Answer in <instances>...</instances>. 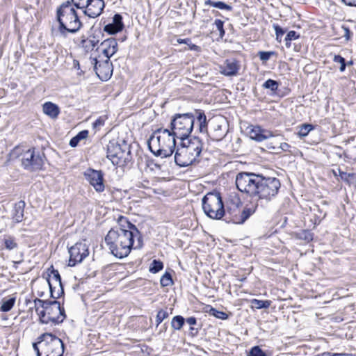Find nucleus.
<instances>
[{
    "label": "nucleus",
    "mask_w": 356,
    "mask_h": 356,
    "mask_svg": "<svg viewBox=\"0 0 356 356\" xmlns=\"http://www.w3.org/2000/svg\"><path fill=\"white\" fill-rule=\"evenodd\" d=\"M47 276L46 278H49V280L51 279V277H52L56 281L58 282H60V280H62L59 271L54 268L53 265L47 268Z\"/></svg>",
    "instance_id": "nucleus-39"
},
{
    "label": "nucleus",
    "mask_w": 356,
    "mask_h": 356,
    "mask_svg": "<svg viewBox=\"0 0 356 356\" xmlns=\"http://www.w3.org/2000/svg\"><path fill=\"white\" fill-rule=\"evenodd\" d=\"M177 149L176 151L175 150V156H174V160L175 163L177 165H178L180 168H185L188 167L196 163H198L200 162L199 159H197L196 158L193 159H185V157L182 155L184 153V151H180V146L179 144L177 145Z\"/></svg>",
    "instance_id": "nucleus-20"
},
{
    "label": "nucleus",
    "mask_w": 356,
    "mask_h": 356,
    "mask_svg": "<svg viewBox=\"0 0 356 356\" xmlns=\"http://www.w3.org/2000/svg\"><path fill=\"white\" fill-rule=\"evenodd\" d=\"M46 280H47V282L48 284L49 289L50 298H52L53 300H57L56 288L54 286H53V285L51 282V280H49V278H46Z\"/></svg>",
    "instance_id": "nucleus-51"
},
{
    "label": "nucleus",
    "mask_w": 356,
    "mask_h": 356,
    "mask_svg": "<svg viewBox=\"0 0 356 356\" xmlns=\"http://www.w3.org/2000/svg\"><path fill=\"white\" fill-rule=\"evenodd\" d=\"M104 124H105L104 118L102 116H100L92 122V126L94 129H96L101 126H104Z\"/></svg>",
    "instance_id": "nucleus-55"
},
{
    "label": "nucleus",
    "mask_w": 356,
    "mask_h": 356,
    "mask_svg": "<svg viewBox=\"0 0 356 356\" xmlns=\"http://www.w3.org/2000/svg\"><path fill=\"white\" fill-rule=\"evenodd\" d=\"M170 313L166 309H161L156 316V327H157L165 319L168 318Z\"/></svg>",
    "instance_id": "nucleus-41"
},
{
    "label": "nucleus",
    "mask_w": 356,
    "mask_h": 356,
    "mask_svg": "<svg viewBox=\"0 0 356 356\" xmlns=\"http://www.w3.org/2000/svg\"><path fill=\"white\" fill-rule=\"evenodd\" d=\"M97 51L100 52L104 59L110 60V58L118 51V42L114 38H108L103 42L97 47Z\"/></svg>",
    "instance_id": "nucleus-17"
},
{
    "label": "nucleus",
    "mask_w": 356,
    "mask_h": 356,
    "mask_svg": "<svg viewBox=\"0 0 356 356\" xmlns=\"http://www.w3.org/2000/svg\"><path fill=\"white\" fill-rule=\"evenodd\" d=\"M131 148L125 139H112L106 146V158L114 166L125 168L132 162Z\"/></svg>",
    "instance_id": "nucleus-5"
},
{
    "label": "nucleus",
    "mask_w": 356,
    "mask_h": 356,
    "mask_svg": "<svg viewBox=\"0 0 356 356\" xmlns=\"http://www.w3.org/2000/svg\"><path fill=\"white\" fill-rule=\"evenodd\" d=\"M300 35L297 34V33L295 31H291L286 34L285 37V40L291 41L298 39Z\"/></svg>",
    "instance_id": "nucleus-58"
},
{
    "label": "nucleus",
    "mask_w": 356,
    "mask_h": 356,
    "mask_svg": "<svg viewBox=\"0 0 356 356\" xmlns=\"http://www.w3.org/2000/svg\"><path fill=\"white\" fill-rule=\"evenodd\" d=\"M282 136L277 135L275 136L273 134V136L270 137L271 140H268L266 142V146L268 149H272L275 151V153L278 154V149H277V147H279V143L280 142V139L282 138Z\"/></svg>",
    "instance_id": "nucleus-35"
},
{
    "label": "nucleus",
    "mask_w": 356,
    "mask_h": 356,
    "mask_svg": "<svg viewBox=\"0 0 356 356\" xmlns=\"http://www.w3.org/2000/svg\"><path fill=\"white\" fill-rule=\"evenodd\" d=\"M74 7L71 1H66L57 8L58 30L63 36H66V33H76L82 25Z\"/></svg>",
    "instance_id": "nucleus-4"
},
{
    "label": "nucleus",
    "mask_w": 356,
    "mask_h": 356,
    "mask_svg": "<svg viewBox=\"0 0 356 356\" xmlns=\"http://www.w3.org/2000/svg\"><path fill=\"white\" fill-rule=\"evenodd\" d=\"M320 356H343L341 353H331V352H324L321 354Z\"/></svg>",
    "instance_id": "nucleus-63"
},
{
    "label": "nucleus",
    "mask_w": 356,
    "mask_h": 356,
    "mask_svg": "<svg viewBox=\"0 0 356 356\" xmlns=\"http://www.w3.org/2000/svg\"><path fill=\"white\" fill-rule=\"evenodd\" d=\"M339 172V176L341 179L346 183L348 185L350 186L353 184L355 179H356V174L353 172H346L341 170L340 168L337 169Z\"/></svg>",
    "instance_id": "nucleus-33"
},
{
    "label": "nucleus",
    "mask_w": 356,
    "mask_h": 356,
    "mask_svg": "<svg viewBox=\"0 0 356 356\" xmlns=\"http://www.w3.org/2000/svg\"><path fill=\"white\" fill-rule=\"evenodd\" d=\"M341 29L343 31V37L345 38L346 41L350 40L353 33L350 31L348 27L345 25L341 26Z\"/></svg>",
    "instance_id": "nucleus-52"
},
{
    "label": "nucleus",
    "mask_w": 356,
    "mask_h": 356,
    "mask_svg": "<svg viewBox=\"0 0 356 356\" xmlns=\"http://www.w3.org/2000/svg\"><path fill=\"white\" fill-rule=\"evenodd\" d=\"M124 24L122 17L120 14H115L113 17V22L104 26V31L110 34H115L122 30Z\"/></svg>",
    "instance_id": "nucleus-24"
},
{
    "label": "nucleus",
    "mask_w": 356,
    "mask_h": 356,
    "mask_svg": "<svg viewBox=\"0 0 356 356\" xmlns=\"http://www.w3.org/2000/svg\"><path fill=\"white\" fill-rule=\"evenodd\" d=\"M187 45L189 47V49L191 50H193V51H200L201 48L200 47L196 45V44H192L191 42V41L189 42H188Z\"/></svg>",
    "instance_id": "nucleus-62"
},
{
    "label": "nucleus",
    "mask_w": 356,
    "mask_h": 356,
    "mask_svg": "<svg viewBox=\"0 0 356 356\" xmlns=\"http://www.w3.org/2000/svg\"><path fill=\"white\" fill-rule=\"evenodd\" d=\"M3 244L7 250H12L17 247V243L12 236L3 239Z\"/></svg>",
    "instance_id": "nucleus-44"
},
{
    "label": "nucleus",
    "mask_w": 356,
    "mask_h": 356,
    "mask_svg": "<svg viewBox=\"0 0 356 356\" xmlns=\"http://www.w3.org/2000/svg\"><path fill=\"white\" fill-rule=\"evenodd\" d=\"M259 101L266 102H277L282 97L287 95L290 90H266V95H264V90H250Z\"/></svg>",
    "instance_id": "nucleus-16"
},
{
    "label": "nucleus",
    "mask_w": 356,
    "mask_h": 356,
    "mask_svg": "<svg viewBox=\"0 0 356 356\" xmlns=\"http://www.w3.org/2000/svg\"><path fill=\"white\" fill-rule=\"evenodd\" d=\"M164 267L163 263L160 259H153L149 265V271L151 273L156 274L162 270Z\"/></svg>",
    "instance_id": "nucleus-38"
},
{
    "label": "nucleus",
    "mask_w": 356,
    "mask_h": 356,
    "mask_svg": "<svg viewBox=\"0 0 356 356\" xmlns=\"http://www.w3.org/2000/svg\"><path fill=\"white\" fill-rule=\"evenodd\" d=\"M163 133L168 134L169 137H172V145H173L174 143L177 144V133L176 132L175 129L170 127V129H163Z\"/></svg>",
    "instance_id": "nucleus-46"
},
{
    "label": "nucleus",
    "mask_w": 356,
    "mask_h": 356,
    "mask_svg": "<svg viewBox=\"0 0 356 356\" xmlns=\"http://www.w3.org/2000/svg\"><path fill=\"white\" fill-rule=\"evenodd\" d=\"M240 65L237 60L234 58L227 59L220 66V72L227 76H233L237 74Z\"/></svg>",
    "instance_id": "nucleus-22"
},
{
    "label": "nucleus",
    "mask_w": 356,
    "mask_h": 356,
    "mask_svg": "<svg viewBox=\"0 0 356 356\" xmlns=\"http://www.w3.org/2000/svg\"><path fill=\"white\" fill-rule=\"evenodd\" d=\"M298 135L300 138H303L308 136L309 132L315 129L314 125L310 123H303L300 127Z\"/></svg>",
    "instance_id": "nucleus-36"
},
{
    "label": "nucleus",
    "mask_w": 356,
    "mask_h": 356,
    "mask_svg": "<svg viewBox=\"0 0 356 356\" xmlns=\"http://www.w3.org/2000/svg\"><path fill=\"white\" fill-rule=\"evenodd\" d=\"M208 307L209 309L206 311V312L211 316L223 321L227 320L229 317V314L223 311H220L211 305H209ZM230 315H232L231 313Z\"/></svg>",
    "instance_id": "nucleus-30"
},
{
    "label": "nucleus",
    "mask_w": 356,
    "mask_h": 356,
    "mask_svg": "<svg viewBox=\"0 0 356 356\" xmlns=\"http://www.w3.org/2000/svg\"><path fill=\"white\" fill-rule=\"evenodd\" d=\"M273 28L275 31L276 40L279 42H281V38L285 33V31L277 24H273Z\"/></svg>",
    "instance_id": "nucleus-49"
},
{
    "label": "nucleus",
    "mask_w": 356,
    "mask_h": 356,
    "mask_svg": "<svg viewBox=\"0 0 356 356\" xmlns=\"http://www.w3.org/2000/svg\"><path fill=\"white\" fill-rule=\"evenodd\" d=\"M72 5L74 6L76 8L83 9L84 6H87V3L89 2V0H72Z\"/></svg>",
    "instance_id": "nucleus-56"
},
{
    "label": "nucleus",
    "mask_w": 356,
    "mask_h": 356,
    "mask_svg": "<svg viewBox=\"0 0 356 356\" xmlns=\"http://www.w3.org/2000/svg\"><path fill=\"white\" fill-rule=\"evenodd\" d=\"M247 356H273V352L269 350H263L259 346L251 347L246 353Z\"/></svg>",
    "instance_id": "nucleus-28"
},
{
    "label": "nucleus",
    "mask_w": 356,
    "mask_h": 356,
    "mask_svg": "<svg viewBox=\"0 0 356 356\" xmlns=\"http://www.w3.org/2000/svg\"><path fill=\"white\" fill-rule=\"evenodd\" d=\"M333 61L335 63L340 64L339 71L341 72H343L345 71L346 67V63L344 58H343L342 56H341L339 55H334V58H333Z\"/></svg>",
    "instance_id": "nucleus-45"
},
{
    "label": "nucleus",
    "mask_w": 356,
    "mask_h": 356,
    "mask_svg": "<svg viewBox=\"0 0 356 356\" xmlns=\"http://www.w3.org/2000/svg\"><path fill=\"white\" fill-rule=\"evenodd\" d=\"M134 234V238H136L137 240V245L134 248V249H141L143 246V236L141 232L138 230L137 234Z\"/></svg>",
    "instance_id": "nucleus-50"
},
{
    "label": "nucleus",
    "mask_w": 356,
    "mask_h": 356,
    "mask_svg": "<svg viewBox=\"0 0 356 356\" xmlns=\"http://www.w3.org/2000/svg\"><path fill=\"white\" fill-rule=\"evenodd\" d=\"M195 115L192 112L175 113L171 117L170 126L175 129L179 146H185L184 140L192 135L194 129Z\"/></svg>",
    "instance_id": "nucleus-7"
},
{
    "label": "nucleus",
    "mask_w": 356,
    "mask_h": 356,
    "mask_svg": "<svg viewBox=\"0 0 356 356\" xmlns=\"http://www.w3.org/2000/svg\"><path fill=\"white\" fill-rule=\"evenodd\" d=\"M248 136L252 140L257 142H261L263 140L270 139V137L273 136V134L271 131L265 129L261 126L251 125L250 129L248 132Z\"/></svg>",
    "instance_id": "nucleus-19"
},
{
    "label": "nucleus",
    "mask_w": 356,
    "mask_h": 356,
    "mask_svg": "<svg viewBox=\"0 0 356 356\" xmlns=\"http://www.w3.org/2000/svg\"><path fill=\"white\" fill-rule=\"evenodd\" d=\"M223 24V22L220 19H216L214 22V25L216 26L217 30L220 32V35L221 37H222L225 34Z\"/></svg>",
    "instance_id": "nucleus-53"
},
{
    "label": "nucleus",
    "mask_w": 356,
    "mask_h": 356,
    "mask_svg": "<svg viewBox=\"0 0 356 356\" xmlns=\"http://www.w3.org/2000/svg\"><path fill=\"white\" fill-rule=\"evenodd\" d=\"M96 74L102 81H107L113 74V65L110 60L104 59L102 56H98L93 58Z\"/></svg>",
    "instance_id": "nucleus-14"
},
{
    "label": "nucleus",
    "mask_w": 356,
    "mask_h": 356,
    "mask_svg": "<svg viewBox=\"0 0 356 356\" xmlns=\"http://www.w3.org/2000/svg\"><path fill=\"white\" fill-rule=\"evenodd\" d=\"M272 301L270 300H259L256 298L250 300L251 307L255 309H268Z\"/></svg>",
    "instance_id": "nucleus-32"
},
{
    "label": "nucleus",
    "mask_w": 356,
    "mask_h": 356,
    "mask_svg": "<svg viewBox=\"0 0 356 356\" xmlns=\"http://www.w3.org/2000/svg\"><path fill=\"white\" fill-rule=\"evenodd\" d=\"M45 154L36 151L35 147L29 148L22 155V166L29 172L44 170Z\"/></svg>",
    "instance_id": "nucleus-9"
},
{
    "label": "nucleus",
    "mask_w": 356,
    "mask_h": 356,
    "mask_svg": "<svg viewBox=\"0 0 356 356\" xmlns=\"http://www.w3.org/2000/svg\"><path fill=\"white\" fill-rule=\"evenodd\" d=\"M275 55V51H259L258 56L261 60L266 62L270 59L272 56Z\"/></svg>",
    "instance_id": "nucleus-48"
},
{
    "label": "nucleus",
    "mask_w": 356,
    "mask_h": 356,
    "mask_svg": "<svg viewBox=\"0 0 356 356\" xmlns=\"http://www.w3.org/2000/svg\"><path fill=\"white\" fill-rule=\"evenodd\" d=\"M134 233L125 229H111L104 238L111 253L118 259L127 257L134 249Z\"/></svg>",
    "instance_id": "nucleus-2"
},
{
    "label": "nucleus",
    "mask_w": 356,
    "mask_h": 356,
    "mask_svg": "<svg viewBox=\"0 0 356 356\" xmlns=\"http://www.w3.org/2000/svg\"><path fill=\"white\" fill-rule=\"evenodd\" d=\"M297 237L300 240L305 241L306 242H310L314 238V233H312L311 230L303 229L297 234Z\"/></svg>",
    "instance_id": "nucleus-40"
},
{
    "label": "nucleus",
    "mask_w": 356,
    "mask_h": 356,
    "mask_svg": "<svg viewBox=\"0 0 356 356\" xmlns=\"http://www.w3.org/2000/svg\"><path fill=\"white\" fill-rule=\"evenodd\" d=\"M42 111L51 119H56L60 113L59 106L51 102H46L42 104Z\"/></svg>",
    "instance_id": "nucleus-26"
},
{
    "label": "nucleus",
    "mask_w": 356,
    "mask_h": 356,
    "mask_svg": "<svg viewBox=\"0 0 356 356\" xmlns=\"http://www.w3.org/2000/svg\"><path fill=\"white\" fill-rule=\"evenodd\" d=\"M236 186L250 197L257 198V204L270 202L278 194L281 182L277 177L264 176L261 173L240 172L236 176Z\"/></svg>",
    "instance_id": "nucleus-1"
},
{
    "label": "nucleus",
    "mask_w": 356,
    "mask_h": 356,
    "mask_svg": "<svg viewBox=\"0 0 356 356\" xmlns=\"http://www.w3.org/2000/svg\"><path fill=\"white\" fill-rule=\"evenodd\" d=\"M16 301V296H12L8 298H3L1 300V305L0 311L2 312H10L15 305Z\"/></svg>",
    "instance_id": "nucleus-29"
},
{
    "label": "nucleus",
    "mask_w": 356,
    "mask_h": 356,
    "mask_svg": "<svg viewBox=\"0 0 356 356\" xmlns=\"http://www.w3.org/2000/svg\"><path fill=\"white\" fill-rule=\"evenodd\" d=\"M214 7L218 8L220 10H227L229 11H231L232 10V7L231 6L226 4L222 1H216Z\"/></svg>",
    "instance_id": "nucleus-54"
},
{
    "label": "nucleus",
    "mask_w": 356,
    "mask_h": 356,
    "mask_svg": "<svg viewBox=\"0 0 356 356\" xmlns=\"http://www.w3.org/2000/svg\"><path fill=\"white\" fill-rule=\"evenodd\" d=\"M225 202L221 193L217 190L208 192L202 198V207L209 218L220 220L223 218Z\"/></svg>",
    "instance_id": "nucleus-6"
},
{
    "label": "nucleus",
    "mask_w": 356,
    "mask_h": 356,
    "mask_svg": "<svg viewBox=\"0 0 356 356\" xmlns=\"http://www.w3.org/2000/svg\"><path fill=\"white\" fill-rule=\"evenodd\" d=\"M112 229H118V230L125 229L127 232H134L137 234L138 229L129 220L123 216H120L118 218V225L115 226Z\"/></svg>",
    "instance_id": "nucleus-23"
},
{
    "label": "nucleus",
    "mask_w": 356,
    "mask_h": 356,
    "mask_svg": "<svg viewBox=\"0 0 356 356\" xmlns=\"http://www.w3.org/2000/svg\"><path fill=\"white\" fill-rule=\"evenodd\" d=\"M79 142L80 140L75 136L70 139L69 145L72 147H75L78 145Z\"/></svg>",
    "instance_id": "nucleus-61"
},
{
    "label": "nucleus",
    "mask_w": 356,
    "mask_h": 356,
    "mask_svg": "<svg viewBox=\"0 0 356 356\" xmlns=\"http://www.w3.org/2000/svg\"><path fill=\"white\" fill-rule=\"evenodd\" d=\"M258 204L252 207H245L241 210V207L225 206L221 220L227 224L243 225L255 213Z\"/></svg>",
    "instance_id": "nucleus-8"
},
{
    "label": "nucleus",
    "mask_w": 356,
    "mask_h": 356,
    "mask_svg": "<svg viewBox=\"0 0 356 356\" xmlns=\"http://www.w3.org/2000/svg\"><path fill=\"white\" fill-rule=\"evenodd\" d=\"M189 331L192 337H195L197 334L199 332V328H196L193 326H191L189 327Z\"/></svg>",
    "instance_id": "nucleus-64"
},
{
    "label": "nucleus",
    "mask_w": 356,
    "mask_h": 356,
    "mask_svg": "<svg viewBox=\"0 0 356 356\" xmlns=\"http://www.w3.org/2000/svg\"><path fill=\"white\" fill-rule=\"evenodd\" d=\"M47 307L42 308V310L36 312L38 315V322L40 324H48L49 323V320L47 319V312L46 311Z\"/></svg>",
    "instance_id": "nucleus-42"
},
{
    "label": "nucleus",
    "mask_w": 356,
    "mask_h": 356,
    "mask_svg": "<svg viewBox=\"0 0 356 356\" xmlns=\"http://www.w3.org/2000/svg\"><path fill=\"white\" fill-rule=\"evenodd\" d=\"M163 128H158L156 129L147 140V145L148 149L155 156L168 158L174 153L175 149H176V143H174L173 145H169L168 149L165 148L163 145H161L160 143L161 136H156V135L163 133Z\"/></svg>",
    "instance_id": "nucleus-10"
},
{
    "label": "nucleus",
    "mask_w": 356,
    "mask_h": 356,
    "mask_svg": "<svg viewBox=\"0 0 356 356\" xmlns=\"http://www.w3.org/2000/svg\"><path fill=\"white\" fill-rule=\"evenodd\" d=\"M185 146H180L182 149H187L191 151L189 152V154L193 155L195 154V157L197 159L200 156L203 147L204 143L202 140L197 136L191 135L188 139L184 140Z\"/></svg>",
    "instance_id": "nucleus-15"
},
{
    "label": "nucleus",
    "mask_w": 356,
    "mask_h": 356,
    "mask_svg": "<svg viewBox=\"0 0 356 356\" xmlns=\"http://www.w3.org/2000/svg\"><path fill=\"white\" fill-rule=\"evenodd\" d=\"M160 284L162 287H166L174 284V281L170 271L166 270L160 279Z\"/></svg>",
    "instance_id": "nucleus-37"
},
{
    "label": "nucleus",
    "mask_w": 356,
    "mask_h": 356,
    "mask_svg": "<svg viewBox=\"0 0 356 356\" xmlns=\"http://www.w3.org/2000/svg\"><path fill=\"white\" fill-rule=\"evenodd\" d=\"M186 323H188L191 326H193L197 324V320L195 316H190L185 318Z\"/></svg>",
    "instance_id": "nucleus-60"
},
{
    "label": "nucleus",
    "mask_w": 356,
    "mask_h": 356,
    "mask_svg": "<svg viewBox=\"0 0 356 356\" xmlns=\"http://www.w3.org/2000/svg\"><path fill=\"white\" fill-rule=\"evenodd\" d=\"M186 323L185 318L181 315H176L171 320V327L174 330H181Z\"/></svg>",
    "instance_id": "nucleus-34"
},
{
    "label": "nucleus",
    "mask_w": 356,
    "mask_h": 356,
    "mask_svg": "<svg viewBox=\"0 0 356 356\" xmlns=\"http://www.w3.org/2000/svg\"><path fill=\"white\" fill-rule=\"evenodd\" d=\"M279 83L277 81L272 79H268L263 83L262 87L266 89H277Z\"/></svg>",
    "instance_id": "nucleus-47"
},
{
    "label": "nucleus",
    "mask_w": 356,
    "mask_h": 356,
    "mask_svg": "<svg viewBox=\"0 0 356 356\" xmlns=\"http://www.w3.org/2000/svg\"><path fill=\"white\" fill-rule=\"evenodd\" d=\"M68 252L70 254L68 266L74 267L81 263L88 256V246L85 243L77 242L74 245L68 248Z\"/></svg>",
    "instance_id": "nucleus-12"
},
{
    "label": "nucleus",
    "mask_w": 356,
    "mask_h": 356,
    "mask_svg": "<svg viewBox=\"0 0 356 356\" xmlns=\"http://www.w3.org/2000/svg\"><path fill=\"white\" fill-rule=\"evenodd\" d=\"M25 206L26 203L24 200H19L14 204L12 219L15 222L19 223L23 220Z\"/></svg>",
    "instance_id": "nucleus-25"
},
{
    "label": "nucleus",
    "mask_w": 356,
    "mask_h": 356,
    "mask_svg": "<svg viewBox=\"0 0 356 356\" xmlns=\"http://www.w3.org/2000/svg\"><path fill=\"white\" fill-rule=\"evenodd\" d=\"M46 311L48 316L47 319L54 325L61 324L67 318L63 304L61 305L58 300H52L47 306Z\"/></svg>",
    "instance_id": "nucleus-11"
},
{
    "label": "nucleus",
    "mask_w": 356,
    "mask_h": 356,
    "mask_svg": "<svg viewBox=\"0 0 356 356\" xmlns=\"http://www.w3.org/2000/svg\"><path fill=\"white\" fill-rule=\"evenodd\" d=\"M98 43L99 39L95 35H90L88 38L81 40V46L87 52L92 51L95 48L97 49L99 46Z\"/></svg>",
    "instance_id": "nucleus-27"
},
{
    "label": "nucleus",
    "mask_w": 356,
    "mask_h": 356,
    "mask_svg": "<svg viewBox=\"0 0 356 356\" xmlns=\"http://www.w3.org/2000/svg\"><path fill=\"white\" fill-rule=\"evenodd\" d=\"M52 300H42L38 298H36L33 300L34 307L35 312H38L39 309V307L42 308H44L47 305H49Z\"/></svg>",
    "instance_id": "nucleus-43"
},
{
    "label": "nucleus",
    "mask_w": 356,
    "mask_h": 356,
    "mask_svg": "<svg viewBox=\"0 0 356 356\" xmlns=\"http://www.w3.org/2000/svg\"><path fill=\"white\" fill-rule=\"evenodd\" d=\"M32 346L36 356H63L65 351L63 341L52 332L41 334Z\"/></svg>",
    "instance_id": "nucleus-3"
},
{
    "label": "nucleus",
    "mask_w": 356,
    "mask_h": 356,
    "mask_svg": "<svg viewBox=\"0 0 356 356\" xmlns=\"http://www.w3.org/2000/svg\"><path fill=\"white\" fill-rule=\"evenodd\" d=\"M83 8V13L90 18L99 16L105 7L104 0H89Z\"/></svg>",
    "instance_id": "nucleus-18"
},
{
    "label": "nucleus",
    "mask_w": 356,
    "mask_h": 356,
    "mask_svg": "<svg viewBox=\"0 0 356 356\" xmlns=\"http://www.w3.org/2000/svg\"><path fill=\"white\" fill-rule=\"evenodd\" d=\"M89 131L88 130L84 129L80 131L76 135V137L81 141L83 139H86L88 136Z\"/></svg>",
    "instance_id": "nucleus-59"
},
{
    "label": "nucleus",
    "mask_w": 356,
    "mask_h": 356,
    "mask_svg": "<svg viewBox=\"0 0 356 356\" xmlns=\"http://www.w3.org/2000/svg\"><path fill=\"white\" fill-rule=\"evenodd\" d=\"M276 148L278 149L279 153L281 151L286 152H291V151H290L291 145L287 143L280 142L279 147H277Z\"/></svg>",
    "instance_id": "nucleus-57"
},
{
    "label": "nucleus",
    "mask_w": 356,
    "mask_h": 356,
    "mask_svg": "<svg viewBox=\"0 0 356 356\" xmlns=\"http://www.w3.org/2000/svg\"><path fill=\"white\" fill-rule=\"evenodd\" d=\"M83 176L96 192L102 193L104 191V172L102 170L88 168L84 171Z\"/></svg>",
    "instance_id": "nucleus-13"
},
{
    "label": "nucleus",
    "mask_w": 356,
    "mask_h": 356,
    "mask_svg": "<svg viewBox=\"0 0 356 356\" xmlns=\"http://www.w3.org/2000/svg\"><path fill=\"white\" fill-rule=\"evenodd\" d=\"M195 120H196L198 123V132L201 134H206L209 136L208 132L209 120L207 118L205 112L202 109H195L194 113Z\"/></svg>",
    "instance_id": "nucleus-21"
},
{
    "label": "nucleus",
    "mask_w": 356,
    "mask_h": 356,
    "mask_svg": "<svg viewBox=\"0 0 356 356\" xmlns=\"http://www.w3.org/2000/svg\"><path fill=\"white\" fill-rule=\"evenodd\" d=\"M225 206L242 207L243 202L239 195L235 192L230 193L226 200Z\"/></svg>",
    "instance_id": "nucleus-31"
}]
</instances>
